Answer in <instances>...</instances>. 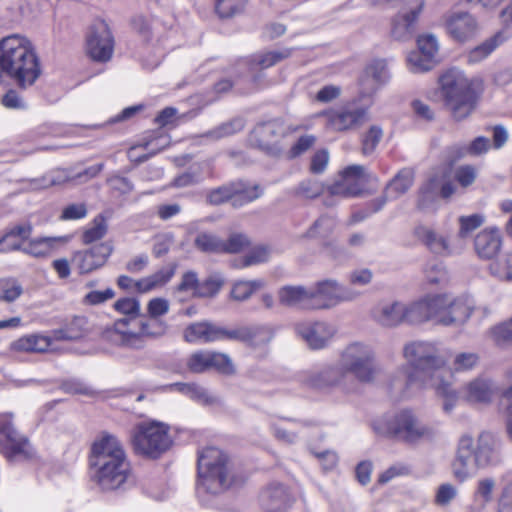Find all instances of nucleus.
<instances>
[{"instance_id":"f257e3e1","label":"nucleus","mask_w":512,"mask_h":512,"mask_svg":"<svg viewBox=\"0 0 512 512\" xmlns=\"http://www.w3.org/2000/svg\"><path fill=\"white\" fill-rule=\"evenodd\" d=\"M403 357L407 364L396 371L391 386L404 397L436 385L443 376L446 360L434 342L410 341L403 347Z\"/></svg>"},{"instance_id":"f03ea898","label":"nucleus","mask_w":512,"mask_h":512,"mask_svg":"<svg viewBox=\"0 0 512 512\" xmlns=\"http://www.w3.org/2000/svg\"><path fill=\"white\" fill-rule=\"evenodd\" d=\"M0 74L21 89L31 87L41 76L40 58L27 37L12 34L0 40Z\"/></svg>"},{"instance_id":"7ed1b4c3","label":"nucleus","mask_w":512,"mask_h":512,"mask_svg":"<svg viewBox=\"0 0 512 512\" xmlns=\"http://www.w3.org/2000/svg\"><path fill=\"white\" fill-rule=\"evenodd\" d=\"M93 479L102 490L120 488L131 469L122 443L114 435L106 434L94 442L90 456Z\"/></svg>"},{"instance_id":"20e7f679","label":"nucleus","mask_w":512,"mask_h":512,"mask_svg":"<svg viewBox=\"0 0 512 512\" xmlns=\"http://www.w3.org/2000/svg\"><path fill=\"white\" fill-rule=\"evenodd\" d=\"M440 86L446 105L456 121H461L471 114L477 98L484 90L481 77L469 78L456 68L447 70L440 77Z\"/></svg>"},{"instance_id":"39448f33","label":"nucleus","mask_w":512,"mask_h":512,"mask_svg":"<svg viewBox=\"0 0 512 512\" xmlns=\"http://www.w3.org/2000/svg\"><path fill=\"white\" fill-rule=\"evenodd\" d=\"M198 492L218 494L239 482L228 456L219 448L206 447L198 454Z\"/></svg>"},{"instance_id":"423d86ee","label":"nucleus","mask_w":512,"mask_h":512,"mask_svg":"<svg viewBox=\"0 0 512 512\" xmlns=\"http://www.w3.org/2000/svg\"><path fill=\"white\" fill-rule=\"evenodd\" d=\"M376 434L416 444L433 439L434 429L423 423L411 410H401L391 416L376 419L372 424Z\"/></svg>"},{"instance_id":"0eeeda50","label":"nucleus","mask_w":512,"mask_h":512,"mask_svg":"<svg viewBox=\"0 0 512 512\" xmlns=\"http://www.w3.org/2000/svg\"><path fill=\"white\" fill-rule=\"evenodd\" d=\"M172 443L169 427L162 422H141L131 432L134 452L149 459H158Z\"/></svg>"},{"instance_id":"6e6552de","label":"nucleus","mask_w":512,"mask_h":512,"mask_svg":"<svg viewBox=\"0 0 512 512\" xmlns=\"http://www.w3.org/2000/svg\"><path fill=\"white\" fill-rule=\"evenodd\" d=\"M340 364L344 375L350 373L361 383H373L381 372L374 350L358 342L345 348Z\"/></svg>"},{"instance_id":"1a4fd4ad","label":"nucleus","mask_w":512,"mask_h":512,"mask_svg":"<svg viewBox=\"0 0 512 512\" xmlns=\"http://www.w3.org/2000/svg\"><path fill=\"white\" fill-rule=\"evenodd\" d=\"M324 118L326 130L345 133L360 129L368 120V108L355 101L326 109L318 114Z\"/></svg>"},{"instance_id":"9d476101","label":"nucleus","mask_w":512,"mask_h":512,"mask_svg":"<svg viewBox=\"0 0 512 512\" xmlns=\"http://www.w3.org/2000/svg\"><path fill=\"white\" fill-rule=\"evenodd\" d=\"M0 452L11 462L28 461L36 457L28 437L15 427L12 414L0 416Z\"/></svg>"},{"instance_id":"9b49d317","label":"nucleus","mask_w":512,"mask_h":512,"mask_svg":"<svg viewBox=\"0 0 512 512\" xmlns=\"http://www.w3.org/2000/svg\"><path fill=\"white\" fill-rule=\"evenodd\" d=\"M184 339L189 343H210L215 341H241L252 339L248 328H227L209 321L190 324L183 333Z\"/></svg>"},{"instance_id":"f8f14e48","label":"nucleus","mask_w":512,"mask_h":512,"mask_svg":"<svg viewBox=\"0 0 512 512\" xmlns=\"http://www.w3.org/2000/svg\"><path fill=\"white\" fill-rule=\"evenodd\" d=\"M455 190L445 170H434L420 186L416 206L421 211L435 209L439 198L449 199Z\"/></svg>"},{"instance_id":"ddd939ff","label":"nucleus","mask_w":512,"mask_h":512,"mask_svg":"<svg viewBox=\"0 0 512 512\" xmlns=\"http://www.w3.org/2000/svg\"><path fill=\"white\" fill-rule=\"evenodd\" d=\"M437 298H442V303L437 305V323L443 326H462L475 310L473 301L466 296L437 294Z\"/></svg>"},{"instance_id":"4468645a","label":"nucleus","mask_w":512,"mask_h":512,"mask_svg":"<svg viewBox=\"0 0 512 512\" xmlns=\"http://www.w3.org/2000/svg\"><path fill=\"white\" fill-rule=\"evenodd\" d=\"M284 135L285 127L280 120L264 121L250 132L249 143L270 156H279L282 152L279 142Z\"/></svg>"},{"instance_id":"2eb2a0df","label":"nucleus","mask_w":512,"mask_h":512,"mask_svg":"<svg viewBox=\"0 0 512 512\" xmlns=\"http://www.w3.org/2000/svg\"><path fill=\"white\" fill-rule=\"evenodd\" d=\"M88 55L98 62L111 59L114 51V37L109 25L104 20L95 21L86 37Z\"/></svg>"},{"instance_id":"dca6fc26","label":"nucleus","mask_w":512,"mask_h":512,"mask_svg":"<svg viewBox=\"0 0 512 512\" xmlns=\"http://www.w3.org/2000/svg\"><path fill=\"white\" fill-rule=\"evenodd\" d=\"M368 181L363 165H350L340 173V179L328 187L330 197L343 198L359 195Z\"/></svg>"},{"instance_id":"f3484780","label":"nucleus","mask_w":512,"mask_h":512,"mask_svg":"<svg viewBox=\"0 0 512 512\" xmlns=\"http://www.w3.org/2000/svg\"><path fill=\"white\" fill-rule=\"evenodd\" d=\"M113 252L110 242H102L73 255L72 263L80 274H89L103 267Z\"/></svg>"},{"instance_id":"a211bd4d","label":"nucleus","mask_w":512,"mask_h":512,"mask_svg":"<svg viewBox=\"0 0 512 512\" xmlns=\"http://www.w3.org/2000/svg\"><path fill=\"white\" fill-rule=\"evenodd\" d=\"M474 441L471 436L464 435L460 438L457 455L452 464V472L459 482H464L475 475L480 465L474 456Z\"/></svg>"},{"instance_id":"6ab92c4d","label":"nucleus","mask_w":512,"mask_h":512,"mask_svg":"<svg viewBox=\"0 0 512 512\" xmlns=\"http://www.w3.org/2000/svg\"><path fill=\"white\" fill-rule=\"evenodd\" d=\"M345 378L344 370L339 365H325L305 371L301 381L314 389H327L338 386Z\"/></svg>"},{"instance_id":"aec40b11","label":"nucleus","mask_w":512,"mask_h":512,"mask_svg":"<svg viewBox=\"0 0 512 512\" xmlns=\"http://www.w3.org/2000/svg\"><path fill=\"white\" fill-rule=\"evenodd\" d=\"M442 303V298L429 295L409 304L403 303V321L408 324H422L429 320L437 321V305Z\"/></svg>"},{"instance_id":"412c9836","label":"nucleus","mask_w":512,"mask_h":512,"mask_svg":"<svg viewBox=\"0 0 512 512\" xmlns=\"http://www.w3.org/2000/svg\"><path fill=\"white\" fill-rule=\"evenodd\" d=\"M299 335L311 349H322L334 336V328L325 322H302L295 327Z\"/></svg>"},{"instance_id":"4be33fe9","label":"nucleus","mask_w":512,"mask_h":512,"mask_svg":"<svg viewBox=\"0 0 512 512\" xmlns=\"http://www.w3.org/2000/svg\"><path fill=\"white\" fill-rule=\"evenodd\" d=\"M445 28L454 40L464 42L475 34L477 24L470 14L453 12L446 16Z\"/></svg>"},{"instance_id":"5701e85b","label":"nucleus","mask_w":512,"mask_h":512,"mask_svg":"<svg viewBox=\"0 0 512 512\" xmlns=\"http://www.w3.org/2000/svg\"><path fill=\"white\" fill-rule=\"evenodd\" d=\"M279 302L291 308L314 310L311 288L304 286H284L278 291Z\"/></svg>"},{"instance_id":"b1692460","label":"nucleus","mask_w":512,"mask_h":512,"mask_svg":"<svg viewBox=\"0 0 512 512\" xmlns=\"http://www.w3.org/2000/svg\"><path fill=\"white\" fill-rule=\"evenodd\" d=\"M375 322L383 327H397L403 321V303L399 301H383L374 306L371 311Z\"/></svg>"},{"instance_id":"393cba45","label":"nucleus","mask_w":512,"mask_h":512,"mask_svg":"<svg viewBox=\"0 0 512 512\" xmlns=\"http://www.w3.org/2000/svg\"><path fill=\"white\" fill-rule=\"evenodd\" d=\"M500 442L489 432H482L474 445V456L480 467H485L498 462Z\"/></svg>"},{"instance_id":"a878e982","label":"nucleus","mask_w":512,"mask_h":512,"mask_svg":"<svg viewBox=\"0 0 512 512\" xmlns=\"http://www.w3.org/2000/svg\"><path fill=\"white\" fill-rule=\"evenodd\" d=\"M463 391L469 402L488 404L497 393L498 386L489 378L478 377L465 385Z\"/></svg>"},{"instance_id":"bb28decb","label":"nucleus","mask_w":512,"mask_h":512,"mask_svg":"<svg viewBox=\"0 0 512 512\" xmlns=\"http://www.w3.org/2000/svg\"><path fill=\"white\" fill-rule=\"evenodd\" d=\"M502 237L496 228L484 229L474 240L475 250L480 258L492 259L500 250Z\"/></svg>"},{"instance_id":"cd10ccee","label":"nucleus","mask_w":512,"mask_h":512,"mask_svg":"<svg viewBox=\"0 0 512 512\" xmlns=\"http://www.w3.org/2000/svg\"><path fill=\"white\" fill-rule=\"evenodd\" d=\"M310 288L314 310L328 309L336 305V294L338 293V282L336 280L319 281Z\"/></svg>"},{"instance_id":"c85d7f7f","label":"nucleus","mask_w":512,"mask_h":512,"mask_svg":"<svg viewBox=\"0 0 512 512\" xmlns=\"http://www.w3.org/2000/svg\"><path fill=\"white\" fill-rule=\"evenodd\" d=\"M387 79L388 72L386 62L378 59L366 66L360 77V85L366 93L370 94L375 92Z\"/></svg>"},{"instance_id":"c756f323","label":"nucleus","mask_w":512,"mask_h":512,"mask_svg":"<svg viewBox=\"0 0 512 512\" xmlns=\"http://www.w3.org/2000/svg\"><path fill=\"white\" fill-rule=\"evenodd\" d=\"M512 37V30L505 27L472 49L468 54L469 63H478L487 58L497 47Z\"/></svg>"},{"instance_id":"7c9ffc66","label":"nucleus","mask_w":512,"mask_h":512,"mask_svg":"<svg viewBox=\"0 0 512 512\" xmlns=\"http://www.w3.org/2000/svg\"><path fill=\"white\" fill-rule=\"evenodd\" d=\"M31 233L32 226L30 224L12 227L0 238V253L21 250L23 248L22 242L27 240Z\"/></svg>"},{"instance_id":"2f4dec72","label":"nucleus","mask_w":512,"mask_h":512,"mask_svg":"<svg viewBox=\"0 0 512 512\" xmlns=\"http://www.w3.org/2000/svg\"><path fill=\"white\" fill-rule=\"evenodd\" d=\"M415 235L431 252L438 255L451 253L447 239L434 230L426 226H419L415 229Z\"/></svg>"},{"instance_id":"473e14b6","label":"nucleus","mask_w":512,"mask_h":512,"mask_svg":"<svg viewBox=\"0 0 512 512\" xmlns=\"http://www.w3.org/2000/svg\"><path fill=\"white\" fill-rule=\"evenodd\" d=\"M51 340L49 337L33 334L23 336L11 344V349L17 352L43 353L49 349Z\"/></svg>"},{"instance_id":"72a5a7b5","label":"nucleus","mask_w":512,"mask_h":512,"mask_svg":"<svg viewBox=\"0 0 512 512\" xmlns=\"http://www.w3.org/2000/svg\"><path fill=\"white\" fill-rule=\"evenodd\" d=\"M414 171L411 168H404L386 186V193L391 199H396L405 194L414 183Z\"/></svg>"},{"instance_id":"f704fd0d","label":"nucleus","mask_w":512,"mask_h":512,"mask_svg":"<svg viewBox=\"0 0 512 512\" xmlns=\"http://www.w3.org/2000/svg\"><path fill=\"white\" fill-rule=\"evenodd\" d=\"M127 325L128 320L126 318L120 319L114 323V331L112 336L113 341L130 348H141L143 346V341L139 334L127 331Z\"/></svg>"},{"instance_id":"c9c22d12","label":"nucleus","mask_w":512,"mask_h":512,"mask_svg":"<svg viewBox=\"0 0 512 512\" xmlns=\"http://www.w3.org/2000/svg\"><path fill=\"white\" fill-rule=\"evenodd\" d=\"M175 273V268H165L157 271L156 273L145 277L143 279L138 280L135 283V288L137 291L145 293L151 291L152 289L166 284L173 277Z\"/></svg>"},{"instance_id":"e433bc0d","label":"nucleus","mask_w":512,"mask_h":512,"mask_svg":"<svg viewBox=\"0 0 512 512\" xmlns=\"http://www.w3.org/2000/svg\"><path fill=\"white\" fill-rule=\"evenodd\" d=\"M265 282L262 279L239 280L236 281L231 289V298L235 301H245L251 295L264 287Z\"/></svg>"},{"instance_id":"4c0bfd02","label":"nucleus","mask_w":512,"mask_h":512,"mask_svg":"<svg viewBox=\"0 0 512 512\" xmlns=\"http://www.w3.org/2000/svg\"><path fill=\"white\" fill-rule=\"evenodd\" d=\"M290 55L291 49L268 51L265 53L253 55L248 63L251 67L259 66L261 69H267L288 58Z\"/></svg>"},{"instance_id":"58836bf2","label":"nucleus","mask_w":512,"mask_h":512,"mask_svg":"<svg viewBox=\"0 0 512 512\" xmlns=\"http://www.w3.org/2000/svg\"><path fill=\"white\" fill-rule=\"evenodd\" d=\"M234 188L238 191L230 197V200L232 201L233 207L236 208L256 200L262 194L258 185L248 187L242 182H237L234 184Z\"/></svg>"},{"instance_id":"ea45409f","label":"nucleus","mask_w":512,"mask_h":512,"mask_svg":"<svg viewBox=\"0 0 512 512\" xmlns=\"http://www.w3.org/2000/svg\"><path fill=\"white\" fill-rule=\"evenodd\" d=\"M195 247L206 253H223L224 240L215 234L202 232L194 240Z\"/></svg>"},{"instance_id":"a19ab883","label":"nucleus","mask_w":512,"mask_h":512,"mask_svg":"<svg viewBox=\"0 0 512 512\" xmlns=\"http://www.w3.org/2000/svg\"><path fill=\"white\" fill-rule=\"evenodd\" d=\"M169 144L167 136L163 135L161 131H154L148 137H145L138 147H143L149 150V155L141 156L138 161L142 162L149 158V156L155 155L162 151Z\"/></svg>"},{"instance_id":"79ce46f5","label":"nucleus","mask_w":512,"mask_h":512,"mask_svg":"<svg viewBox=\"0 0 512 512\" xmlns=\"http://www.w3.org/2000/svg\"><path fill=\"white\" fill-rule=\"evenodd\" d=\"M262 500L264 502L270 503L273 507L277 509L284 508L288 503V494L286 488L282 484H271L267 487L262 495Z\"/></svg>"},{"instance_id":"37998d69","label":"nucleus","mask_w":512,"mask_h":512,"mask_svg":"<svg viewBox=\"0 0 512 512\" xmlns=\"http://www.w3.org/2000/svg\"><path fill=\"white\" fill-rule=\"evenodd\" d=\"M433 388L439 395L444 398L443 410L446 413H451L456 406L458 395L454 389H452L449 382L445 381L443 376L439 377V382L436 385H431L427 389Z\"/></svg>"},{"instance_id":"c03bdc74","label":"nucleus","mask_w":512,"mask_h":512,"mask_svg":"<svg viewBox=\"0 0 512 512\" xmlns=\"http://www.w3.org/2000/svg\"><path fill=\"white\" fill-rule=\"evenodd\" d=\"M244 126L245 123L242 118H235L208 131L205 136L213 140H218L240 132L243 130Z\"/></svg>"},{"instance_id":"a18cd8bd","label":"nucleus","mask_w":512,"mask_h":512,"mask_svg":"<svg viewBox=\"0 0 512 512\" xmlns=\"http://www.w3.org/2000/svg\"><path fill=\"white\" fill-rule=\"evenodd\" d=\"M23 294L21 283L15 278H3L0 280V301L12 303Z\"/></svg>"},{"instance_id":"49530a36","label":"nucleus","mask_w":512,"mask_h":512,"mask_svg":"<svg viewBox=\"0 0 512 512\" xmlns=\"http://www.w3.org/2000/svg\"><path fill=\"white\" fill-rule=\"evenodd\" d=\"M426 281L431 285H441L448 282V272L441 262L429 261L424 268Z\"/></svg>"},{"instance_id":"de8ad7c7","label":"nucleus","mask_w":512,"mask_h":512,"mask_svg":"<svg viewBox=\"0 0 512 512\" xmlns=\"http://www.w3.org/2000/svg\"><path fill=\"white\" fill-rule=\"evenodd\" d=\"M498 407L505 417L507 435L512 440V385L501 392Z\"/></svg>"},{"instance_id":"09e8293b","label":"nucleus","mask_w":512,"mask_h":512,"mask_svg":"<svg viewBox=\"0 0 512 512\" xmlns=\"http://www.w3.org/2000/svg\"><path fill=\"white\" fill-rule=\"evenodd\" d=\"M107 233V223L102 215L94 218L91 227L87 228L82 235L84 244H91L95 241L102 239Z\"/></svg>"},{"instance_id":"8fccbe9b","label":"nucleus","mask_w":512,"mask_h":512,"mask_svg":"<svg viewBox=\"0 0 512 512\" xmlns=\"http://www.w3.org/2000/svg\"><path fill=\"white\" fill-rule=\"evenodd\" d=\"M409 70L412 73H424L430 71L436 65L432 58L424 56L422 53L411 52L407 58Z\"/></svg>"},{"instance_id":"3c124183","label":"nucleus","mask_w":512,"mask_h":512,"mask_svg":"<svg viewBox=\"0 0 512 512\" xmlns=\"http://www.w3.org/2000/svg\"><path fill=\"white\" fill-rule=\"evenodd\" d=\"M54 239L40 238L30 241L27 245L23 246L20 251L34 257H45L50 254L53 247Z\"/></svg>"},{"instance_id":"603ef678","label":"nucleus","mask_w":512,"mask_h":512,"mask_svg":"<svg viewBox=\"0 0 512 512\" xmlns=\"http://www.w3.org/2000/svg\"><path fill=\"white\" fill-rule=\"evenodd\" d=\"M490 271L500 279L512 280V252L505 253L500 259L491 263Z\"/></svg>"},{"instance_id":"864d4df0","label":"nucleus","mask_w":512,"mask_h":512,"mask_svg":"<svg viewBox=\"0 0 512 512\" xmlns=\"http://www.w3.org/2000/svg\"><path fill=\"white\" fill-rule=\"evenodd\" d=\"M210 369L214 368L224 375L235 373L234 365L228 355L218 352H209Z\"/></svg>"},{"instance_id":"5fc2aeb1","label":"nucleus","mask_w":512,"mask_h":512,"mask_svg":"<svg viewBox=\"0 0 512 512\" xmlns=\"http://www.w3.org/2000/svg\"><path fill=\"white\" fill-rule=\"evenodd\" d=\"M419 50L418 53L424 54L437 62L439 44L437 38L433 34L421 35L417 39Z\"/></svg>"},{"instance_id":"6e6d98bb","label":"nucleus","mask_w":512,"mask_h":512,"mask_svg":"<svg viewBox=\"0 0 512 512\" xmlns=\"http://www.w3.org/2000/svg\"><path fill=\"white\" fill-rule=\"evenodd\" d=\"M489 334L491 339L499 346L512 342V318L492 327Z\"/></svg>"},{"instance_id":"4d7b16f0","label":"nucleus","mask_w":512,"mask_h":512,"mask_svg":"<svg viewBox=\"0 0 512 512\" xmlns=\"http://www.w3.org/2000/svg\"><path fill=\"white\" fill-rule=\"evenodd\" d=\"M234 184L230 183L210 190L207 194V202L211 205H220L230 200V197L238 191L234 188Z\"/></svg>"},{"instance_id":"13d9d810","label":"nucleus","mask_w":512,"mask_h":512,"mask_svg":"<svg viewBox=\"0 0 512 512\" xmlns=\"http://www.w3.org/2000/svg\"><path fill=\"white\" fill-rule=\"evenodd\" d=\"M479 362V355L474 352L458 353L452 363L456 372H463L473 369Z\"/></svg>"},{"instance_id":"bf43d9fd","label":"nucleus","mask_w":512,"mask_h":512,"mask_svg":"<svg viewBox=\"0 0 512 512\" xmlns=\"http://www.w3.org/2000/svg\"><path fill=\"white\" fill-rule=\"evenodd\" d=\"M85 323L81 317H75L71 324L55 332L57 340H76L82 336L81 326Z\"/></svg>"},{"instance_id":"052dcab7","label":"nucleus","mask_w":512,"mask_h":512,"mask_svg":"<svg viewBox=\"0 0 512 512\" xmlns=\"http://www.w3.org/2000/svg\"><path fill=\"white\" fill-rule=\"evenodd\" d=\"M382 136L383 132L379 126H371L362 139V153L370 155L379 144Z\"/></svg>"},{"instance_id":"680f3d73","label":"nucleus","mask_w":512,"mask_h":512,"mask_svg":"<svg viewBox=\"0 0 512 512\" xmlns=\"http://www.w3.org/2000/svg\"><path fill=\"white\" fill-rule=\"evenodd\" d=\"M224 280L220 276H210L197 287V296L213 297L221 289Z\"/></svg>"},{"instance_id":"e2e57ef3","label":"nucleus","mask_w":512,"mask_h":512,"mask_svg":"<svg viewBox=\"0 0 512 512\" xmlns=\"http://www.w3.org/2000/svg\"><path fill=\"white\" fill-rule=\"evenodd\" d=\"M324 191V185L313 179H305L298 185L297 194L299 196L313 199L321 195Z\"/></svg>"},{"instance_id":"0e129e2a","label":"nucleus","mask_w":512,"mask_h":512,"mask_svg":"<svg viewBox=\"0 0 512 512\" xmlns=\"http://www.w3.org/2000/svg\"><path fill=\"white\" fill-rule=\"evenodd\" d=\"M188 369L193 373H202L210 369L209 352L193 353L187 361Z\"/></svg>"},{"instance_id":"69168bd1","label":"nucleus","mask_w":512,"mask_h":512,"mask_svg":"<svg viewBox=\"0 0 512 512\" xmlns=\"http://www.w3.org/2000/svg\"><path fill=\"white\" fill-rule=\"evenodd\" d=\"M335 228V220L329 216L320 217L309 230L310 236L327 237Z\"/></svg>"},{"instance_id":"338daca9","label":"nucleus","mask_w":512,"mask_h":512,"mask_svg":"<svg viewBox=\"0 0 512 512\" xmlns=\"http://www.w3.org/2000/svg\"><path fill=\"white\" fill-rule=\"evenodd\" d=\"M484 222V217L480 214H473L469 216H461L459 218L460 230L459 235L466 237L468 234L473 232L475 229L480 227Z\"/></svg>"},{"instance_id":"774afa93","label":"nucleus","mask_w":512,"mask_h":512,"mask_svg":"<svg viewBox=\"0 0 512 512\" xmlns=\"http://www.w3.org/2000/svg\"><path fill=\"white\" fill-rule=\"evenodd\" d=\"M132 29L144 40L152 37L151 21L143 15H135L130 21Z\"/></svg>"}]
</instances>
